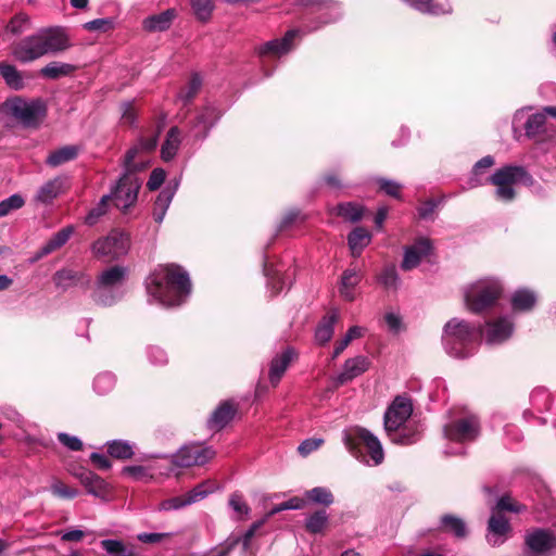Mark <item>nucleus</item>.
I'll list each match as a JSON object with an SVG mask.
<instances>
[{
    "instance_id": "1",
    "label": "nucleus",
    "mask_w": 556,
    "mask_h": 556,
    "mask_svg": "<svg viewBox=\"0 0 556 556\" xmlns=\"http://www.w3.org/2000/svg\"><path fill=\"white\" fill-rule=\"evenodd\" d=\"M147 292L165 307L181 305L191 293L189 274L176 264L160 265L147 280Z\"/></svg>"
},
{
    "instance_id": "2",
    "label": "nucleus",
    "mask_w": 556,
    "mask_h": 556,
    "mask_svg": "<svg viewBox=\"0 0 556 556\" xmlns=\"http://www.w3.org/2000/svg\"><path fill=\"white\" fill-rule=\"evenodd\" d=\"M68 48L70 41L65 31L60 27H48L28 35L13 45L12 55L16 61L26 64Z\"/></svg>"
},
{
    "instance_id": "3",
    "label": "nucleus",
    "mask_w": 556,
    "mask_h": 556,
    "mask_svg": "<svg viewBox=\"0 0 556 556\" xmlns=\"http://www.w3.org/2000/svg\"><path fill=\"white\" fill-rule=\"evenodd\" d=\"M481 173L472 169L464 189H475L486 181L495 186L494 197L497 201L509 203L516 198L515 187L518 184L531 186L533 177L520 165H505L496 169L486 180L481 178Z\"/></svg>"
},
{
    "instance_id": "4",
    "label": "nucleus",
    "mask_w": 556,
    "mask_h": 556,
    "mask_svg": "<svg viewBox=\"0 0 556 556\" xmlns=\"http://www.w3.org/2000/svg\"><path fill=\"white\" fill-rule=\"evenodd\" d=\"M413 414L412 400L406 395H397L388 406L383 416L384 431L389 439L401 445H410L420 438L417 425L407 424Z\"/></svg>"
},
{
    "instance_id": "5",
    "label": "nucleus",
    "mask_w": 556,
    "mask_h": 556,
    "mask_svg": "<svg viewBox=\"0 0 556 556\" xmlns=\"http://www.w3.org/2000/svg\"><path fill=\"white\" fill-rule=\"evenodd\" d=\"M480 336V327L464 319L452 318L443 327L442 345L451 357L465 359L477 352Z\"/></svg>"
},
{
    "instance_id": "6",
    "label": "nucleus",
    "mask_w": 556,
    "mask_h": 556,
    "mask_svg": "<svg viewBox=\"0 0 556 556\" xmlns=\"http://www.w3.org/2000/svg\"><path fill=\"white\" fill-rule=\"evenodd\" d=\"M342 441L354 457L368 466H378L384 459L381 442L365 428L355 427L351 431H344Z\"/></svg>"
},
{
    "instance_id": "7",
    "label": "nucleus",
    "mask_w": 556,
    "mask_h": 556,
    "mask_svg": "<svg viewBox=\"0 0 556 556\" xmlns=\"http://www.w3.org/2000/svg\"><path fill=\"white\" fill-rule=\"evenodd\" d=\"M127 275V268L119 265L104 269L97 278L92 300L102 306H112L121 301L126 293Z\"/></svg>"
},
{
    "instance_id": "8",
    "label": "nucleus",
    "mask_w": 556,
    "mask_h": 556,
    "mask_svg": "<svg viewBox=\"0 0 556 556\" xmlns=\"http://www.w3.org/2000/svg\"><path fill=\"white\" fill-rule=\"evenodd\" d=\"M502 292V283L495 278L477 280L464 291L466 307L472 313H481L493 306Z\"/></svg>"
},
{
    "instance_id": "9",
    "label": "nucleus",
    "mask_w": 556,
    "mask_h": 556,
    "mask_svg": "<svg viewBox=\"0 0 556 556\" xmlns=\"http://www.w3.org/2000/svg\"><path fill=\"white\" fill-rule=\"evenodd\" d=\"M300 36V29H290L282 38L269 40L254 48V53L260 59L265 76L268 77L271 75V72L266 71L267 64L271 60H278L282 55L289 53L294 47V40Z\"/></svg>"
},
{
    "instance_id": "10",
    "label": "nucleus",
    "mask_w": 556,
    "mask_h": 556,
    "mask_svg": "<svg viewBox=\"0 0 556 556\" xmlns=\"http://www.w3.org/2000/svg\"><path fill=\"white\" fill-rule=\"evenodd\" d=\"M2 110L27 127L37 126L46 115V105L40 100L28 102L18 97L8 99Z\"/></svg>"
},
{
    "instance_id": "11",
    "label": "nucleus",
    "mask_w": 556,
    "mask_h": 556,
    "mask_svg": "<svg viewBox=\"0 0 556 556\" xmlns=\"http://www.w3.org/2000/svg\"><path fill=\"white\" fill-rule=\"evenodd\" d=\"M447 441L466 444L476 441L481 432L480 421L476 415H467L447 422L443 428Z\"/></svg>"
},
{
    "instance_id": "12",
    "label": "nucleus",
    "mask_w": 556,
    "mask_h": 556,
    "mask_svg": "<svg viewBox=\"0 0 556 556\" xmlns=\"http://www.w3.org/2000/svg\"><path fill=\"white\" fill-rule=\"evenodd\" d=\"M129 245V236L114 229L108 236L96 240L91 245V251L98 258L117 260L127 254Z\"/></svg>"
},
{
    "instance_id": "13",
    "label": "nucleus",
    "mask_w": 556,
    "mask_h": 556,
    "mask_svg": "<svg viewBox=\"0 0 556 556\" xmlns=\"http://www.w3.org/2000/svg\"><path fill=\"white\" fill-rule=\"evenodd\" d=\"M296 3L315 15L316 24L306 27V31H315L320 27L337 22L342 16L341 4L336 0H296Z\"/></svg>"
},
{
    "instance_id": "14",
    "label": "nucleus",
    "mask_w": 556,
    "mask_h": 556,
    "mask_svg": "<svg viewBox=\"0 0 556 556\" xmlns=\"http://www.w3.org/2000/svg\"><path fill=\"white\" fill-rule=\"evenodd\" d=\"M140 187L141 180L136 173H124L109 195L116 207L126 211L136 203Z\"/></svg>"
},
{
    "instance_id": "15",
    "label": "nucleus",
    "mask_w": 556,
    "mask_h": 556,
    "mask_svg": "<svg viewBox=\"0 0 556 556\" xmlns=\"http://www.w3.org/2000/svg\"><path fill=\"white\" fill-rule=\"evenodd\" d=\"M216 455L212 446H204L199 443H191L181 446L170 456V462L177 467L188 468L192 466H203L213 459Z\"/></svg>"
},
{
    "instance_id": "16",
    "label": "nucleus",
    "mask_w": 556,
    "mask_h": 556,
    "mask_svg": "<svg viewBox=\"0 0 556 556\" xmlns=\"http://www.w3.org/2000/svg\"><path fill=\"white\" fill-rule=\"evenodd\" d=\"M529 556H552L556 552V536L545 529H532L525 535Z\"/></svg>"
},
{
    "instance_id": "17",
    "label": "nucleus",
    "mask_w": 556,
    "mask_h": 556,
    "mask_svg": "<svg viewBox=\"0 0 556 556\" xmlns=\"http://www.w3.org/2000/svg\"><path fill=\"white\" fill-rule=\"evenodd\" d=\"M72 475L79 480L86 492L102 502H109L113 498V489L103 478L86 468H78L72 471Z\"/></svg>"
},
{
    "instance_id": "18",
    "label": "nucleus",
    "mask_w": 556,
    "mask_h": 556,
    "mask_svg": "<svg viewBox=\"0 0 556 556\" xmlns=\"http://www.w3.org/2000/svg\"><path fill=\"white\" fill-rule=\"evenodd\" d=\"M219 118L220 112L214 105H205L191 122L189 135L194 140H204Z\"/></svg>"
},
{
    "instance_id": "19",
    "label": "nucleus",
    "mask_w": 556,
    "mask_h": 556,
    "mask_svg": "<svg viewBox=\"0 0 556 556\" xmlns=\"http://www.w3.org/2000/svg\"><path fill=\"white\" fill-rule=\"evenodd\" d=\"M364 278V271L356 263H352L345 270H343L338 290L340 296L348 301L353 302L356 299V287Z\"/></svg>"
},
{
    "instance_id": "20",
    "label": "nucleus",
    "mask_w": 556,
    "mask_h": 556,
    "mask_svg": "<svg viewBox=\"0 0 556 556\" xmlns=\"http://www.w3.org/2000/svg\"><path fill=\"white\" fill-rule=\"evenodd\" d=\"M514 332V324L509 317H500L486 323L484 340L489 345H496L508 340Z\"/></svg>"
},
{
    "instance_id": "21",
    "label": "nucleus",
    "mask_w": 556,
    "mask_h": 556,
    "mask_svg": "<svg viewBox=\"0 0 556 556\" xmlns=\"http://www.w3.org/2000/svg\"><path fill=\"white\" fill-rule=\"evenodd\" d=\"M53 282L56 288L63 291L73 287L88 289L91 283V277L83 270L62 268L53 275Z\"/></svg>"
},
{
    "instance_id": "22",
    "label": "nucleus",
    "mask_w": 556,
    "mask_h": 556,
    "mask_svg": "<svg viewBox=\"0 0 556 556\" xmlns=\"http://www.w3.org/2000/svg\"><path fill=\"white\" fill-rule=\"evenodd\" d=\"M67 189V177L56 176L43 185H41L35 197L34 201L39 204L48 205L51 204L59 195L64 193Z\"/></svg>"
},
{
    "instance_id": "23",
    "label": "nucleus",
    "mask_w": 556,
    "mask_h": 556,
    "mask_svg": "<svg viewBox=\"0 0 556 556\" xmlns=\"http://www.w3.org/2000/svg\"><path fill=\"white\" fill-rule=\"evenodd\" d=\"M431 249V241L427 238H419L412 245L405 248L402 269L410 270L417 267L420 261L430 254Z\"/></svg>"
},
{
    "instance_id": "24",
    "label": "nucleus",
    "mask_w": 556,
    "mask_h": 556,
    "mask_svg": "<svg viewBox=\"0 0 556 556\" xmlns=\"http://www.w3.org/2000/svg\"><path fill=\"white\" fill-rule=\"evenodd\" d=\"M298 357L296 351L288 346L281 353L275 355L269 364L268 379L273 387H276L290 364Z\"/></svg>"
},
{
    "instance_id": "25",
    "label": "nucleus",
    "mask_w": 556,
    "mask_h": 556,
    "mask_svg": "<svg viewBox=\"0 0 556 556\" xmlns=\"http://www.w3.org/2000/svg\"><path fill=\"white\" fill-rule=\"evenodd\" d=\"M510 532V525L502 514L492 510V515L488 522L486 541L492 546H498L505 542L507 534Z\"/></svg>"
},
{
    "instance_id": "26",
    "label": "nucleus",
    "mask_w": 556,
    "mask_h": 556,
    "mask_svg": "<svg viewBox=\"0 0 556 556\" xmlns=\"http://www.w3.org/2000/svg\"><path fill=\"white\" fill-rule=\"evenodd\" d=\"M370 361L364 355H358L345 361L342 371L337 376L338 384H345L354 378L361 376L368 370Z\"/></svg>"
},
{
    "instance_id": "27",
    "label": "nucleus",
    "mask_w": 556,
    "mask_h": 556,
    "mask_svg": "<svg viewBox=\"0 0 556 556\" xmlns=\"http://www.w3.org/2000/svg\"><path fill=\"white\" fill-rule=\"evenodd\" d=\"M236 412L237 408L229 401L222 402L207 419V428L213 431L222 430L232 420Z\"/></svg>"
},
{
    "instance_id": "28",
    "label": "nucleus",
    "mask_w": 556,
    "mask_h": 556,
    "mask_svg": "<svg viewBox=\"0 0 556 556\" xmlns=\"http://www.w3.org/2000/svg\"><path fill=\"white\" fill-rule=\"evenodd\" d=\"M74 232L75 227L73 225H67L60 229L40 248L36 253L35 260H40L64 247Z\"/></svg>"
},
{
    "instance_id": "29",
    "label": "nucleus",
    "mask_w": 556,
    "mask_h": 556,
    "mask_svg": "<svg viewBox=\"0 0 556 556\" xmlns=\"http://www.w3.org/2000/svg\"><path fill=\"white\" fill-rule=\"evenodd\" d=\"M536 301V293L528 288H519L510 295V305L515 313H527L532 311Z\"/></svg>"
},
{
    "instance_id": "30",
    "label": "nucleus",
    "mask_w": 556,
    "mask_h": 556,
    "mask_svg": "<svg viewBox=\"0 0 556 556\" xmlns=\"http://www.w3.org/2000/svg\"><path fill=\"white\" fill-rule=\"evenodd\" d=\"M176 16L177 13L175 9H167L160 14L146 17L142 22V26L147 31H164L170 27Z\"/></svg>"
},
{
    "instance_id": "31",
    "label": "nucleus",
    "mask_w": 556,
    "mask_h": 556,
    "mask_svg": "<svg viewBox=\"0 0 556 556\" xmlns=\"http://www.w3.org/2000/svg\"><path fill=\"white\" fill-rule=\"evenodd\" d=\"M339 319V312L337 309L330 311L326 316L321 318L315 330V339L317 343L324 345L328 343L333 333L334 325Z\"/></svg>"
},
{
    "instance_id": "32",
    "label": "nucleus",
    "mask_w": 556,
    "mask_h": 556,
    "mask_svg": "<svg viewBox=\"0 0 556 556\" xmlns=\"http://www.w3.org/2000/svg\"><path fill=\"white\" fill-rule=\"evenodd\" d=\"M181 144V131L177 126L170 127L161 147V157L165 162L174 160Z\"/></svg>"
},
{
    "instance_id": "33",
    "label": "nucleus",
    "mask_w": 556,
    "mask_h": 556,
    "mask_svg": "<svg viewBox=\"0 0 556 556\" xmlns=\"http://www.w3.org/2000/svg\"><path fill=\"white\" fill-rule=\"evenodd\" d=\"M406 4L420 13L429 15H443L452 12V5L448 2L434 3L433 0H403Z\"/></svg>"
},
{
    "instance_id": "34",
    "label": "nucleus",
    "mask_w": 556,
    "mask_h": 556,
    "mask_svg": "<svg viewBox=\"0 0 556 556\" xmlns=\"http://www.w3.org/2000/svg\"><path fill=\"white\" fill-rule=\"evenodd\" d=\"M371 242V233L363 228L356 227L348 236V243L354 257L361 256L363 250Z\"/></svg>"
},
{
    "instance_id": "35",
    "label": "nucleus",
    "mask_w": 556,
    "mask_h": 556,
    "mask_svg": "<svg viewBox=\"0 0 556 556\" xmlns=\"http://www.w3.org/2000/svg\"><path fill=\"white\" fill-rule=\"evenodd\" d=\"M79 154L78 146H64L60 149H56L48 155L46 160V164L50 167H58L67 162L75 160Z\"/></svg>"
},
{
    "instance_id": "36",
    "label": "nucleus",
    "mask_w": 556,
    "mask_h": 556,
    "mask_svg": "<svg viewBox=\"0 0 556 556\" xmlns=\"http://www.w3.org/2000/svg\"><path fill=\"white\" fill-rule=\"evenodd\" d=\"M264 275L267 278V287L270 289L271 294L280 293L287 285L285 276L281 274L280 268L273 266L267 260L263 265Z\"/></svg>"
},
{
    "instance_id": "37",
    "label": "nucleus",
    "mask_w": 556,
    "mask_h": 556,
    "mask_svg": "<svg viewBox=\"0 0 556 556\" xmlns=\"http://www.w3.org/2000/svg\"><path fill=\"white\" fill-rule=\"evenodd\" d=\"M0 75L7 86L13 90H22L25 87L23 74L15 65L0 62Z\"/></svg>"
},
{
    "instance_id": "38",
    "label": "nucleus",
    "mask_w": 556,
    "mask_h": 556,
    "mask_svg": "<svg viewBox=\"0 0 556 556\" xmlns=\"http://www.w3.org/2000/svg\"><path fill=\"white\" fill-rule=\"evenodd\" d=\"M545 123L546 116L544 112L527 116L525 136L529 139L536 140L545 131Z\"/></svg>"
},
{
    "instance_id": "39",
    "label": "nucleus",
    "mask_w": 556,
    "mask_h": 556,
    "mask_svg": "<svg viewBox=\"0 0 556 556\" xmlns=\"http://www.w3.org/2000/svg\"><path fill=\"white\" fill-rule=\"evenodd\" d=\"M75 68L76 67L70 63L53 61L40 70V75L48 79H59L61 77L70 76Z\"/></svg>"
},
{
    "instance_id": "40",
    "label": "nucleus",
    "mask_w": 556,
    "mask_h": 556,
    "mask_svg": "<svg viewBox=\"0 0 556 556\" xmlns=\"http://www.w3.org/2000/svg\"><path fill=\"white\" fill-rule=\"evenodd\" d=\"M110 456L117 459H129L134 455V445L125 440H112L106 443Z\"/></svg>"
},
{
    "instance_id": "41",
    "label": "nucleus",
    "mask_w": 556,
    "mask_h": 556,
    "mask_svg": "<svg viewBox=\"0 0 556 556\" xmlns=\"http://www.w3.org/2000/svg\"><path fill=\"white\" fill-rule=\"evenodd\" d=\"M329 516L325 509H319L309 515L305 520V528L309 533H321L327 527Z\"/></svg>"
},
{
    "instance_id": "42",
    "label": "nucleus",
    "mask_w": 556,
    "mask_h": 556,
    "mask_svg": "<svg viewBox=\"0 0 556 556\" xmlns=\"http://www.w3.org/2000/svg\"><path fill=\"white\" fill-rule=\"evenodd\" d=\"M334 211L338 216L352 223L358 222L363 216V207L352 202L338 204Z\"/></svg>"
},
{
    "instance_id": "43",
    "label": "nucleus",
    "mask_w": 556,
    "mask_h": 556,
    "mask_svg": "<svg viewBox=\"0 0 556 556\" xmlns=\"http://www.w3.org/2000/svg\"><path fill=\"white\" fill-rule=\"evenodd\" d=\"M190 4L193 14L201 22H207L215 9L214 0H190Z\"/></svg>"
},
{
    "instance_id": "44",
    "label": "nucleus",
    "mask_w": 556,
    "mask_h": 556,
    "mask_svg": "<svg viewBox=\"0 0 556 556\" xmlns=\"http://www.w3.org/2000/svg\"><path fill=\"white\" fill-rule=\"evenodd\" d=\"M111 200V195L104 194L97 205L89 211L85 217V224L89 226L96 225L108 213Z\"/></svg>"
},
{
    "instance_id": "45",
    "label": "nucleus",
    "mask_w": 556,
    "mask_h": 556,
    "mask_svg": "<svg viewBox=\"0 0 556 556\" xmlns=\"http://www.w3.org/2000/svg\"><path fill=\"white\" fill-rule=\"evenodd\" d=\"M305 496L308 501L325 506H330L334 502L333 494L325 486H315L306 491Z\"/></svg>"
},
{
    "instance_id": "46",
    "label": "nucleus",
    "mask_w": 556,
    "mask_h": 556,
    "mask_svg": "<svg viewBox=\"0 0 556 556\" xmlns=\"http://www.w3.org/2000/svg\"><path fill=\"white\" fill-rule=\"evenodd\" d=\"M441 525L446 531L452 532L457 538H465L467 534L466 525L464 520L458 517L444 515L441 518Z\"/></svg>"
},
{
    "instance_id": "47",
    "label": "nucleus",
    "mask_w": 556,
    "mask_h": 556,
    "mask_svg": "<svg viewBox=\"0 0 556 556\" xmlns=\"http://www.w3.org/2000/svg\"><path fill=\"white\" fill-rule=\"evenodd\" d=\"M378 281L389 290H396L400 285L401 280L397 275L396 267L394 265H388L386 266L380 275L378 276Z\"/></svg>"
},
{
    "instance_id": "48",
    "label": "nucleus",
    "mask_w": 556,
    "mask_h": 556,
    "mask_svg": "<svg viewBox=\"0 0 556 556\" xmlns=\"http://www.w3.org/2000/svg\"><path fill=\"white\" fill-rule=\"evenodd\" d=\"M116 383V378L112 372H101L93 380V389L100 394L104 395L111 392Z\"/></svg>"
},
{
    "instance_id": "49",
    "label": "nucleus",
    "mask_w": 556,
    "mask_h": 556,
    "mask_svg": "<svg viewBox=\"0 0 556 556\" xmlns=\"http://www.w3.org/2000/svg\"><path fill=\"white\" fill-rule=\"evenodd\" d=\"M305 505V502L304 500L300 498V497H291L290 500L286 501V502H282L276 506H274L265 516L264 521H266L267 519H269L270 517H273L274 515L280 513V511H283V510H289V509H294V510H298V509H301L303 508Z\"/></svg>"
},
{
    "instance_id": "50",
    "label": "nucleus",
    "mask_w": 556,
    "mask_h": 556,
    "mask_svg": "<svg viewBox=\"0 0 556 556\" xmlns=\"http://www.w3.org/2000/svg\"><path fill=\"white\" fill-rule=\"evenodd\" d=\"M29 27V16L25 13H18L11 18L5 27V31L13 35H20Z\"/></svg>"
},
{
    "instance_id": "51",
    "label": "nucleus",
    "mask_w": 556,
    "mask_h": 556,
    "mask_svg": "<svg viewBox=\"0 0 556 556\" xmlns=\"http://www.w3.org/2000/svg\"><path fill=\"white\" fill-rule=\"evenodd\" d=\"M179 181L169 182L157 195L154 204L168 210L173 198L178 189Z\"/></svg>"
},
{
    "instance_id": "52",
    "label": "nucleus",
    "mask_w": 556,
    "mask_h": 556,
    "mask_svg": "<svg viewBox=\"0 0 556 556\" xmlns=\"http://www.w3.org/2000/svg\"><path fill=\"white\" fill-rule=\"evenodd\" d=\"M25 201L22 195L15 193L0 202V217H4L14 210H18L24 205Z\"/></svg>"
},
{
    "instance_id": "53",
    "label": "nucleus",
    "mask_w": 556,
    "mask_h": 556,
    "mask_svg": "<svg viewBox=\"0 0 556 556\" xmlns=\"http://www.w3.org/2000/svg\"><path fill=\"white\" fill-rule=\"evenodd\" d=\"M202 80L199 75H193L188 86L179 92V99L184 103L190 102L201 88Z\"/></svg>"
},
{
    "instance_id": "54",
    "label": "nucleus",
    "mask_w": 556,
    "mask_h": 556,
    "mask_svg": "<svg viewBox=\"0 0 556 556\" xmlns=\"http://www.w3.org/2000/svg\"><path fill=\"white\" fill-rule=\"evenodd\" d=\"M525 509V506L521 504H518L511 500L508 495H503L497 500V503L495 507L492 508V510L497 511L498 514H502V511H511V513H520Z\"/></svg>"
},
{
    "instance_id": "55",
    "label": "nucleus",
    "mask_w": 556,
    "mask_h": 556,
    "mask_svg": "<svg viewBox=\"0 0 556 556\" xmlns=\"http://www.w3.org/2000/svg\"><path fill=\"white\" fill-rule=\"evenodd\" d=\"M147 356L149 362L154 366H164L168 362L167 353L164 349L157 345H150L147 348Z\"/></svg>"
},
{
    "instance_id": "56",
    "label": "nucleus",
    "mask_w": 556,
    "mask_h": 556,
    "mask_svg": "<svg viewBox=\"0 0 556 556\" xmlns=\"http://www.w3.org/2000/svg\"><path fill=\"white\" fill-rule=\"evenodd\" d=\"M376 182L379 186V189L386 194L396 199L401 198L402 185L397 181L387 178H378Z\"/></svg>"
},
{
    "instance_id": "57",
    "label": "nucleus",
    "mask_w": 556,
    "mask_h": 556,
    "mask_svg": "<svg viewBox=\"0 0 556 556\" xmlns=\"http://www.w3.org/2000/svg\"><path fill=\"white\" fill-rule=\"evenodd\" d=\"M51 493L60 498L72 500L78 495V490L65 485L61 481H54L50 486Z\"/></svg>"
},
{
    "instance_id": "58",
    "label": "nucleus",
    "mask_w": 556,
    "mask_h": 556,
    "mask_svg": "<svg viewBox=\"0 0 556 556\" xmlns=\"http://www.w3.org/2000/svg\"><path fill=\"white\" fill-rule=\"evenodd\" d=\"M114 22L111 18H96L83 25L89 31L106 33L113 28Z\"/></svg>"
},
{
    "instance_id": "59",
    "label": "nucleus",
    "mask_w": 556,
    "mask_h": 556,
    "mask_svg": "<svg viewBox=\"0 0 556 556\" xmlns=\"http://www.w3.org/2000/svg\"><path fill=\"white\" fill-rule=\"evenodd\" d=\"M187 506L185 496H175L170 498H166L162 501L159 506V511H170V510H178L180 508H184Z\"/></svg>"
},
{
    "instance_id": "60",
    "label": "nucleus",
    "mask_w": 556,
    "mask_h": 556,
    "mask_svg": "<svg viewBox=\"0 0 556 556\" xmlns=\"http://www.w3.org/2000/svg\"><path fill=\"white\" fill-rule=\"evenodd\" d=\"M59 442L70 451H80L83 448V442L78 437L71 435L65 432L58 433Z\"/></svg>"
},
{
    "instance_id": "61",
    "label": "nucleus",
    "mask_w": 556,
    "mask_h": 556,
    "mask_svg": "<svg viewBox=\"0 0 556 556\" xmlns=\"http://www.w3.org/2000/svg\"><path fill=\"white\" fill-rule=\"evenodd\" d=\"M122 121L124 124L132 126L137 121V112L134 101H126L121 104Z\"/></svg>"
},
{
    "instance_id": "62",
    "label": "nucleus",
    "mask_w": 556,
    "mask_h": 556,
    "mask_svg": "<svg viewBox=\"0 0 556 556\" xmlns=\"http://www.w3.org/2000/svg\"><path fill=\"white\" fill-rule=\"evenodd\" d=\"M229 506L238 515H248L250 513V507L247 505L243 496L240 493H232L230 495Z\"/></svg>"
},
{
    "instance_id": "63",
    "label": "nucleus",
    "mask_w": 556,
    "mask_h": 556,
    "mask_svg": "<svg viewBox=\"0 0 556 556\" xmlns=\"http://www.w3.org/2000/svg\"><path fill=\"white\" fill-rule=\"evenodd\" d=\"M140 149L138 146L131 147L125 154L124 159V173H136L141 167L138 166V164L135 163V159L137 154L139 153Z\"/></svg>"
},
{
    "instance_id": "64",
    "label": "nucleus",
    "mask_w": 556,
    "mask_h": 556,
    "mask_svg": "<svg viewBox=\"0 0 556 556\" xmlns=\"http://www.w3.org/2000/svg\"><path fill=\"white\" fill-rule=\"evenodd\" d=\"M324 443L323 439L319 438H309L304 440L298 447V452L302 456H307L314 451L318 450Z\"/></svg>"
}]
</instances>
